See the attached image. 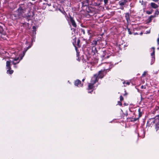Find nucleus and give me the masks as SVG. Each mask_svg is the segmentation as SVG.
<instances>
[{
	"label": "nucleus",
	"instance_id": "obj_24",
	"mask_svg": "<svg viewBox=\"0 0 159 159\" xmlns=\"http://www.w3.org/2000/svg\"><path fill=\"white\" fill-rule=\"evenodd\" d=\"M118 104L120 106H121L122 105V103L120 101L118 102Z\"/></svg>",
	"mask_w": 159,
	"mask_h": 159
},
{
	"label": "nucleus",
	"instance_id": "obj_2",
	"mask_svg": "<svg viewBox=\"0 0 159 159\" xmlns=\"http://www.w3.org/2000/svg\"><path fill=\"white\" fill-rule=\"evenodd\" d=\"M16 11L21 18L25 17L24 14L26 12V8L24 4L20 5Z\"/></svg>",
	"mask_w": 159,
	"mask_h": 159
},
{
	"label": "nucleus",
	"instance_id": "obj_29",
	"mask_svg": "<svg viewBox=\"0 0 159 159\" xmlns=\"http://www.w3.org/2000/svg\"><path fill=\"white\" fill-rule=\"evenodd\" d=\"M33 29H34L35 28V26H33Z\"/></svg>",
	"mask_w": 159,
	"mask_h": 159
},
{
	"label": "nucleus",
	"instance_id": "obj_37",
	"mask_svg": "<svg viewBox=\"0 0 159 159\" xmlns=\"http://www.w3.org/2000/svg\"><path fill=\"white\" fill-rule=\"evenodd\" d=\"M32 0L33 1H35V0Z\"/></svg>",
	"mask_w": 159,
	"mask_h": 159
},
{
	"label": "nucleus",
	"instance_id": "obj_3",
	"mask_svg": "<svg viewBox=\"0 0 159 159\" xmlns=\"http://www.w3.org/2000/svg\"><path fill=\"white\" fill-rule=\"evenodd\" d=\"M31 47V46H29L27 47V49L25 51L23 52V56L20 57V59H19V58L18 57L16 58H15L12 61V63L14 65H15L16 64H18L20 60H21L23 58V57L24 56L25 52L27 51V50L30 48Z\"/></svg>",
	"mask_w": 159,
	"mask_h": 159
},
{
	"label": "nucleus",
	"instance_id": "obj_14",
	"mask_svg": "<svg viewBox=\"0 0 159 159\" xmlns=\"http://www.w3.org/2000/svg\"><path fill=\"white\" fill-rule=\"evenodd\" d=\"M125 17L126 20H127V21H128V20H129V13H127L125 15Z\"/></svg>",
	"mask_w": 159,
	"mask_h": 159
},
{
	"label": "nucleus",
	"instance_id": "obj_12",
	"mask_svg": "<svg viewBox=\"0 0 159 159\" xmlns=\"http://www.w3.org/2000/svg\"><path fill=\"white\" fill-rule=\"evenodd\" d=\"M151 7L154 9H156L158 7V5L154 2H152L150 4Z\"/></svg>",
	"mask_w": 159,
	"mask_h": 159
},
{
	"label": "nucleus",
	"instance_id": "obj_4",
	"mask_svg": "<svg viewBox=\"0 0 159 159\" xmlns=\"http://www.w3.org/2000/svg\"><path fill=\"white\" fill-rule=\"evenodd\" d=\"M7 36L5 31H4L2 27L0 26V40L1 38L4 40L7 39Z\"/></svg>",
	"mask_w": 159,
	"mask_h": 159
},
{
	"label": "nucleus",
	"instance_id": "obj_23",
	"mask_svg": "<svg viewBox=\"0 0 159 159\" xmlns=\"http://www.w3.org/2000/svg\"><path fill=\"white\" fill-rule=\"evenodd\" d=\"M123 100V98L122 96H120V101H122Z\"/></svg>",
	"mask_w": 159,
	"mask_h": 159
},
{
	"label": "nucleus",
	"instance_id": "obj_36",
	"mask_svg": "<svg viewBox=\"0 0 159 159\" xmlns=\"http://www.w3.org/2000/svg\"><path fill=\"white\" fill-rule=\"evenodd\" d=\"M121 9H123V8H121Z\"/></svg>",
	"mask_w": 159,
	"mask_h": 159
},
{
	"label": "nucleus",
	"instance_id": "obj_11",
	"mask_svg": "<svg viewBox=\"0 0 159 159\" xmlns=\"http://www.w3.org/2000/svg\"><path fill=\"white\" fill-rule=\"evenodd\" d=\"M127 1L126 0H120L119 2V4L121 6H124L126 3Z\"/></svg>",
	"mask_w": 159,
	"mask_h": 159
},
{
	"label": "nucleus",
	"instance_id": "obj_7",
	"mask_svg": "<svg viewBox=\"0 0 159 159\" xmlns=\"http://www.w3.org/2000/svg\"><path fill=\"white\" fill-rule=\"evenodd\" d=\"M151 51L152 52L151 53V56L152 57V58L151 59V64H152L155 61V48L154 47H152L151 48Z\"/></svg>",
	"mask_w": 159,
	"mask_h": 159
},
{
	"label": "nucleus",
	"instance_id": "obj_17",
	"mask_svg": "<svg viewBox=\"0 0 159 159\" xmlns=\"http://www.w3.org/2000/svg\"><path fill=\"white\" fill-rule=\"evenodd\" d=\"M155 17H156V15L151 16L149 17V20H151L153 18H154Z\"/></svg>",
	"mask_w": 159,
	"mask_h": 159
},
{
	"label": "nucleus",
	"instance_id": "obj_21",
	"mask_svg": "<svg viewBox=\"0 0 159 159\" xmlns=\"http://www.w3.org/2000/svg\"><path fill=\"white\" fill-rule=\"evenodd\" d=\"M127 30H128V33H129V34H132V33L130 31V29L128 28H127Z\"/></svg>",
	"mask_w": 159,
	"mask_h": 159
},
{
	"label": "nucleus",
	"instance_id": "obj_8",
	"mask_svg": "<svg viewBox=\"0 0 159 159\" xmlns=\"http://www.w3.org/2000/svg\"><path fill=\"white\" fill-rule=\"evenodd\" d=\"M75 85L78 87H82L83 85L81 84V81L79 80H77L75 81Z\"/></svg>",
	"mask_w": 159,
	"mask_h": 159
},
{
	"label": "nucleus",
	"instance_id": "obj_38",
	"mask_svg": "<svg viewBox=\"0 0 159 159\" xmlns=\"http://www.w3.org/2000/svg\"><path fill=\"white\" fill-rule=\"evenodd\" d=\"M89 92V93H91V92Z\"/></svg>",
	"mask_w": 159,
	"mask_h": 159
},
{
	"label": "nucleus",
	"instance_id": "obj_13",
	"mask_svg": "<svg viewBox=\"0 0 159 159\" xmlns=\"http://www.w3.org/2000/svg\"><path fill=\"white\" fill-rule=\"evenodd\" d=\"M98 40H94L92 42V45L93 46H95L97 44Z\"/></svg>",
	"mask_w": 159,
	"mask_h": 159
},
{
	"label": "nucleus",
	"instance_id": "obj_32",
	"mask_svg": "<svg viewBox=\"0 0 159 159\" xmlns=\"http://www.w3.org/2000/svg\"><path fill=\"white\" fill-rule=\"evenodd\" d=\"M141 88H142V89L143 88V86H141Z\"/></svg>",
	"mask_w": 159,
	"mask_h": 159
},
{
	"label": "nucleus",
	"instance_id": "obj_20",
	"mask_svg": "<svg viewBox=\"0 0 159 159\" xmlns=\"http://www.w3.org/2000/svg\"><path fill=\"white\" fill-rule=\"evenodd\" d=\"M158 13H159V12L158 11H156L154 13V15H156V16H157L158 15Z\"/></svg>",
	"mask_w": 159,
	"mask_h": 159
},
{
	"label": "nucleus",
	"instance_id": "obj_9",
	"mask_svg": "<svg viewBox=\"0 0 159 159\" xmlns=\"http://www.w3.org/2000/svg\"><path fill=\"white\" fill-rule=\"evenodd\" d=\"M12 62V61L10 60L7 61L6 62V68L8 69H11V63Z\"/></svg>",
	"mask_w": 159,
	"mask_h": 159
},
{
	"label": "nucleus",
	"instance_id": "obj_10",
	"mask_svg": "<svg viewBox=\"0 0 159 159\" xmlns=\"http://www.w3.org/2000/svg\"><path fill=\"white\" fill-rule=\"evenodd\" d=\"M96 48L95 46H93L91 48V52H89V54H95L96 52Z\"/></svg>",
	"mask_w": 159,
	"mask_h": 159
},
{
	"label": "nucleus",
	"instance_id": "obj_25",
	"mask_svg": "<svg viewBox=\"0 0 159 159\" xmlns=\"http://www.w3.org/2000/svg\"><path fill=\"white\" fill-rule=\"evenodd\" d=\"M108 0H104V2L105 4H107L108 2Z\"/></svg>",
	"mask_w": 159,
	"mask_h": 159
},
{
	"label": "nucleus",
	"instance_id": "obj_35",
	"mask_svg": "<svg viewBox=\"0 0 159 159\" xmlns=\"http://www.w3.org/2000/svg\"><path fill=\"white\" fill-rule=\"evenodd\" d=\"M121 9H123V8H121Z\"/></svg>",
	"mask_w": 159,
	"mask_h": 159
},
{
	"label": "nucleus",
	"instance_id": "obj_26",
	"mask_svg": "<svg viewBox=\"0 0 159 159\" xmlns=\"http://www.w3.org/2000/svg\"><path fill=\"white\" fill-rule=\"evenodd\" d=\"M147 13L148 14H150L152 13L150 11H147Z\"/></svg>",
	"mask_w": 159,
	"mask_h": 159
},
{
	"label": "nucleus",
	"instance_id": "obj_33",
	"mask_svg": "<svg viewBox=\"0 0 159 159\" xmlns=\"http://www.w3.org/2000/svg\"><path fill=\"white\" fill-rule=\"evenodd\" d=\"M30 17V16L28 15L27 18H28V17Z\"/></svg>",
	"mask_w": 159,
	"mask_h": 159
},
{
	"label": "nucleus",
	"instance_id": "obj_28",
	"mask_svg": "<svg viewBox=\"0 0 159 159\" xmlns=\"http://www.w3.org/2000/svg\"><path fill=\"white\" fill-rule=\"evenodd\" d=\"M79 55V53H78V52H77V57H78Z\"/></svg>",
	"mask_w": 159,
	"mask_h": 159
},
{
	"label": "nucleus",
	"instance_id": "obj_22",
	"mask_svg": "<svg viewBox=\"0 0 159 159\" xmlns=\"http://www.w3.org/2000/svg\"><path fill=\"white\" fill-rule=\"evenodd\" d=\"M81 32L83 34H85V31L83 29H81Z\"/></svg>",
	"mask_w": 159,
	"mask_h": 159
},
{
	"label": "nucleus",
	"instance_id": "obj_30",
	"mask_svg": "<svg viewBox=\"0 0 159 159\" xmlns=\"http://www.w3.org/2000/svg\"><path fill=\"white\" fill-rule=\"evenodd\" d=\"M14 67L15 68H17V66H16V65H15L14 66Z\"/></svg>",
	"mask_w": 159,
	"mask_h": 159
},
{
	"label": "nucleus",
	"instance_id": "obj_31",
	"mask_svg": "<svg viewBox=\"0 0 159 159\" xmlns=\"http://www.w3.org/2000/svg\"><path fill=\"white\" fill-rule=\"evenodd\" d=\"M85 80V79H83L82 80V81H84V80Z\"/></svg>",
	"mask_w": 159,
	"mask_h": 159
},
{
	"label": "nucleus",
	"instance_id": "obj_15",
	"mask_svg": "<svg viewBox=\"0 0 159 159\" xmlns=\"http://www.w3.org/2000/svg\"><path fill=\"white\" fill-rule=\"evenodd\" d=\"M13 72V70L11 69H8L7 70V73L10 74H12Z\"/></svg>",
	"mask_w": 159,
	"mask_h": 159
},
{
	"label": "nucleus",
	"instance_id": "obj_19",
	"mask_svg": "<svg viewBox=\"0 0 159 159\" xmlns=\"http://www.w3.org/2000/svg\"><path fill=\"white\" fill-rule=\"evenodd\" d=\"M147 71H144V72L143 73V74L142 75V76L144 77V76H145L147 74Z\"/></svg>",
	"mask_w": 159,
	"mask_h": 159
},
{
	"label": "nucleus",
	"instance_id": "obj_6",
	"mask_svg": "<svg viewBox=\"0 0 159 159\" xmlns=\"http://www.w3.org/2000/svg\"><path fill=\"white\" fill-rule=\"evenodd\" d=\"M11 18L13 20H15L21 18L17 11H16L13 14L11 15Z\"/></svg>",
	"mask_w": 159,
	"mask_h": 159
},
{
	"label": "nucleus",
	"instance_id": "obj_18",
	"mask_svg": "<svg viewBox=\"0 0 159 159\" xmlns=\"http://www.w3.org/2000/svg\"><path fill=\"white\" fill-rule=\"evenodd\" d=\"M157 131L159 132V124H157L156 125Z\"/></svg>",
	"mask_w": 159,
	"mask_h": 159
},
{
	"label": "nucleus",
	"instance_id": "obj_16",
	"mask_svg": "<svg viewBox=\"0 0 159 159\" xmlns=\"http://www.w3.org/2000/svg\"><path fill=\"white\" fill-rule=\"evenodd\" d=\"M123 84H124L125 86H126L127 85H129L130 84V83L128 81L126 82H123Z\"/></svg>",
	"mask_w": 159,
	"mask_h": 159
},
{
	"label": "nucleus",
	"instance_id": "obj_5",
	"mask_svg": "<svg viewBox=\"0 0 159 159\" xmlns=\"http://www.w3.org/2000/svg\"><path fill=\"white\" fill-rule=\"evenodd\" d=\"M67 20H68V22H70L71 23L72 25L75 27H76L77 25L76 24L73 18L70 15H69V16L67 18Z\"/></svg>",
	"mask_w": 159,
	"mask_h": 159
},
{
	"label": "nucleus",
	"instance_id": "obj_34",
	"mask_svg": "<svg viewBox=\"0 0 159 159\" xmlns=\"http://www.w3.org/2000/svg\"><path fill=\"white\" fill-rule=\"evenodd\" d=\"M126 95V93H125V94H124V95Z\"/></svg>",
	"mask_w": 159,
	"mask_h": 159
},
{
	"label": "nucleus",
	"instance_id": "obj_1",
	"mask_svg": "<svg viewBox=\"0 0 159 159\" xmlns=\"http://www.w3.org/2000/svg\"><path fill=\"white\" fill-rule=\"evenodd\" d=\"M109 66L110 68L112 67V66L110 63H107L106 64V66L104 69H102L99 71L98 74L94 75L93 76L91 79L90 83L89 84L88 90L94 89L93 85L98 81L99 78L102 79L103 77L106 74L107 70H110L108 68Z\"/></svg>",
	"mask_w": 159,
	"mask_h": 159
},
{
	"label": "nucleus",
	"instance_id": "obj_27",
	"mask_svg": "<svg viewBox=\"0 0 159 159\" xmlns=\"http://www.w3.org/2000/svg\"><path fill=\"white\" fill-rule=\"evenodd\" d=\"M80 42V40H78L77 41V43H78V44Z\"/></svg>",
	"mask_w": 159,
	"mask_h": 159
}]
</instances>
